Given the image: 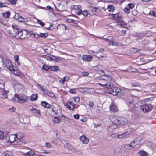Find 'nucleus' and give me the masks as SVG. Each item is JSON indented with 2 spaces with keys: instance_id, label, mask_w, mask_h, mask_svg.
Here are the masks:
<instances>
[{
  "instance_id": "obj_1",
  "label": "nucleus",
  "mask_w": 156,
  "mask_h": 156,
  "mask_svg": "<svg viewBox=\"0 0 156 156\" xmlns=\"http://www.w3.org/2000/svg\"><path fill=\"white\" fill-rule=\"evenodd\" d=\"M110 119L112 124L108 128V130L110 132L116 128L117 126L125 125L128 122L127 119L125 117L113 115L110 116Z\"/></svg>"
},
{
  "instance_id": "obj_2",
  "label": "nucleus",
  "mask_w": 156,
  "mask_h": 156,
  "mask_svg": "<svg viewBox=\"0 0 156 156\" xmlns=\"http://www.w3.org/2000/svg\"><path fill=\"white\" fill-rule=\"evenodd\" d=\"M12 29L10 30L12 36L17 39H25L27 38L29 36V33L26 30H21L19 27L16 25H12Z\"/></svg>"
},
{
  "instance_id": "obj_3",
  "label": "nucleus",
  "mask_w": 156,
  "mask_h": 156,
  "mask_svg": "<svg viewBox=\"0 0 156 156\" xmlns=\"http://www.w3.org/2000/svg\"><path fill=\"white\" fill-rule=\"evenodd\" d=\"M99 85L107 88L109 91V93L113 95H117L118 93L120 92V90L119 88L113 87L112 84H109L108 85L107 83H99Z\"/></svg>"
},
{
  "instance_id": "obj_4",
  "label": "nucleus",
  "mask_w": 156,
  "mask_h": 156,
  "mask_svg": "<svg viewBox=\"0 0 156 156\" xmlns=\"http://www.w3.org/2000/svg\"><path fill=\"white\" fill-rule=\"evenodd\" d=\"M138 98L136 96H130L127 101L128 106L131 109L133 108L135 106V104L137 103Z\"/></svg>"
},
{
  "instance_id": "obj_5",
  "label": "nucleus",
  "mask_w": 156,
  "mask_h": 156,
  "mask_svg": "<svg viewBox=\"0 0 156 156\" xmlns=\"http://www.w3.org/2000/svg\"><path fill=\"white\" fill-rule=\"evenodd\" d=\"M15 101L20 103H23L26 102L28 99V98L26 96H19L17 94H15Z\"/></svg>"
},
{
  "instance_id": "obj_6",
  "label": "nucleus",
  "mask_w": 156,
  "mask_h": 156,
  "mask_svg": "<svg viewBox=\"0 0 156 156\" xmlns=\"http://www.w3.org/2000/svg\"><path fill=\"white\" fill-rule=\"evenodd\" d=\"M152 108L151 104H144L141 105L140 109L144 112H148L151 111Z\"/></svg>"
},
{
  "instance_id": "obj_7",
  "label": "nucleus",
  "mask_w": 156,
  "mask_h": 156,
  "mask_svg": "<svg viewBox=\"0 0 156 156\" xmlns=\"http://www.w3.org/2000/svg\"><path fill=\"white\" fill-rule=\"evenodd\" d=\"M23 134L22 133H18L16 139L15 141L14 142V145H21L23 144L22 141V138L23 137Z\"/></svg>"
},
{
  "instance_id": "obj_8",
  "label": "nucleus",
  "mask_w": 156,
  "mask_h": 156,
  "mask_svg": "<svg viewBox=\"0 0 156 156\" xmlns=\"http://www.w3.org/2000/svg\"><path fill=\"white\" fill-rule=\"evenodd\" d=\"M66 107L70 110H73L75 107V104L73 100L70 98L68 101L66 105Z\"/></svg>"
},
{
  "instance_id": "obj_9",
  "label": "nucleus",
  "mask_w": 156,
  "mask_h": 156,
  "mask_svg": "<svg viewBox=\"0 0 156 156\" xmlns=\"http://www.w3.org/2000/svg\"><path fill=\"white\" fill-rule=\"evenodd\" d=\"M4 64L6 68L8 69L10 71L13 69V66L10 61L7 59L4 61Z\"/></svg>"
},
{
  "instance_id": "obj_10",
  "label": "nucleus",
  "mask_w": 156,
  "mask_h": 156,
  "mask_svg": "<svg viewBox=\"0 0 156 156\" xmlns=\"http://www.w3.org/2000/svg\"><path fill=\"white\" fill-rule=\"evenodd\" d=\"M105 78L102 79L103 81L102 83H100L101 84L107 83L109 85L110 84V82L112 80V78L111 76L107 75H105ZM99 83H98V84Z\"/></svg>"
},
{
  "instance_id": "obj_11",
  "label": "nucleus",
  "mask_w": 156,
  "mask_h": 156,
  "mask_svg": "<svg viewBox=\"0 0 156 156\" xmlns=\"http://www.w3.org/2000/svg\"><path fill=\"white\" fill-rule=\"evenodd\" d=\"M41 57L46 58L47 60L50 61L55 60L58 59V58L56 57V56L51 54L49 55H41Z\"/></svg>"
},
{
  "instance_id": "obj_12",
  "label": "nucleus",
  "mask_w": 156,
  "mask_h": 156,
  "mask_svg": "<svg viewBox=\"0 0 156 156\" xmlns=\"http://www.w3.org/2000/svg\"><path fill=\"white\" fill-rule=\"evenodd\" d=\"M79 139L84 144H87L89 142V138L84 135L80 136L79 137Z\"/></svg>"
},
{
  "instance_id": "obj_13",
  "label": "nucleus",
  "mask_w": 156,
  "mask_h": 156,
  "mask_svg": "<svg viewBox=\"0 0 156 156\" xmlns=\"http://www.w3.org/2000/svg\"><path fill=\"white\" fill-rule=\"evenodd\" d=\"M81 6L80 5H74V8L75 12L78 15H80L82 13L81 9Z\"/></svg>"
},
{
  "instance_id": "obj_14",
  "label": "nucleus",
  "mask_w": 156,
  "mask_h": 156,
  "mask_svg": "<svg viewBox=\"0 0 156 156\" xmlns=\"http://www.w3.org/2000/svg\"><path fill=\"white\" fill-rule=\"evenodd\" d=\"M131 133H128L127 131H126L124 133L117 135V138L120 139H123L126 138L127 136Z\"/></svg>"
},
{
  "instance_id": "obj_15",
  "label": "nucleus",
  "mask_w": 156,
  "mask_h": 156,
  "mask_svg": "<svg viewBox=\"0 0 156 156\" xmlns=\"http://www.w3.org/2000/svg\"><path fill=\"white\" fill-rule=\"evenodd\" d=\"M93 58L91 55H83L82 57V59L86 62H90Z\"/></svg>"
},
{
  "instance_id": "obj_16",
  "label": "nucleus",
  "mask_w": 156,
  "mask_h": 156,
  "mask_svg": "<svg viewBox=\"0 0 156 156\" xmlns=\"http://www.w3.org/2000/svg\"><path fill=\"white\" fill-rule=\"evenodd\" d=\"M17 135H18V133L15 134L11 135L9 137V141L11 143H13L14 144V142L15 141Z\"/></svg>"
},
{
  "instance_id": "obj_17",
  "label": "nucleus",
  "mask_w": 156,
  "mask_h": 156,
  "mask_svg": "<svg viewBox=\"0 0 156 156\" xmlns=\"http://www.w3.org/2000/svg\"><path fill=\"white\" fill-rule=\"evenodd\" d=\"M1 94L0 97L2 98H7V93L8 92V91L5 90L4 89H1Z\"/></svg>"
},
{
  "instance_id": "obj_18",
  "label": "nucleus",
  "mask_w": 156,
  "mask_h": 156,
  "mask_svg": "<svg viewBox=\"0 0 156 156\" xmlns=\"http://www.w3.org/2000/svg\"><path fill=\"white\" fill-rule=\"evenodd\" d=\"M110 111L113 112H117L118 110L117 106L113 104H112V105L110 106Z\"/></svg>"
},
{
  "instance_id": "obj_19",
  "label": "nucleus",
  "mask_w": 156,
  "mask_h": 156,
  "mask_svg": "<svg viewBox=\"0 0 156 156\" xmlns=\"http://www.w3.org/2000/svg\"><path fill=\"white\" fill-rule=\"evenodd\" d=\"M10 71L12 74L16 76H19L20 75V72L19 70L17 69H16L13 68V69Z\"/></svg>"
},
{
  "instance_id": "obj_20",
  "label": "nucleus",
  "mask_w": 156,
  "mask_h": 156,
  "mask_svg": "<svg viewBox=\"0 0 156 156\" xmlns=\"http://www.w3.org/2000/svg\"><path fill=\"white\" fill-rule=\"evenodd\" d=\"M52 121L55 123H59L61 122V119L60 118L56 116L53 119Z\"/></svg>"
},
{
  "instance_id": "obj_21",
  "label": "nucleus",
  "mask_w": 156,
  "mask_h": 156,
  "mask_svg": "<svg viewBox=\"0 0 156 156\" xmlns=\"http://www.w3.org/2000/svg\"><path fill=\"white\" fill-rule=\"evenodd\" d=\"M41 105L42 106L44 107L45 108H49L51 107V105L49 104L44 101L42 102Z\"/></svg>"
},
{
  "instance_id": "obj_22",
  "label": "nucleus",
  "mask_w": 156,
  "mask_h": 156,
  "mask_svg": "<svg viewBox=\"0 0 156 156\" xmlns=\"http://www.w3.org/2000/svg\"><path fill=\"white\" fill-rule=\"evenodd\" d=\"M132 86L133 87H137L139 88V89H137V91H139L141 89V84L137 83H133L132 84Z\"/></svg>"
},
{
  "instance_id": "obj_23",
  "label": "nucleus",
  "mask_w": 156,
  "mask_h": 156,
  "mask_svg": "<svg viewBox=\"0 0 156 156\" xmlns=\"http://www.w3.org/2000/svg\"><path fill=\"white\" fill-rule=\"evenodd\" d=\"M118 25H120L121 27H124L126 28L127 26V25L126 24L124 21L122 20H120L118 21Z\"/></svg>"
},
{
  "instance_id": "obj_24",
  "label": "nucleus",
  "mask_w": 156,
  "mask_h": 156,
  "mask_svg": "<svg viewBox=\"0 0 156 156\" xmlns=\"http://www.w3.org/2000/svg\"><path fill=\"white\" fill-rule=\"evenodd\" d=\"M114 40L115 39L113 38V37H111V42L109 43V45L118 46V42L114 41Z\"/></svg>"
},
{
  "instance_id": "obj_25",
  "label": "nucleus",
  "mask_w": 156,
  "mask_h": 156,
  "mask_svg": "<svg viewBox=\"0 0 156 156\" xmlns=\"http://www.w3.org/2000/svg\"><path fill=\"white\" fill-rule=\"evenodd\" d=\"M138 154L140 156H148V154L147 152L143 150H141L139 151L138 152Z\"/></svg>"
},
{
  "instance_id": "obj_26",
  "label": "nucleus",
  "mask_w": 156,
  "mask_h": 156,
  "mask_svg": "<svg viewBox=\"0 0 156 156\" xmlns=\"http://www.w3.org/2000/svg\"><path fill=\"white\" fill-rule=\"evenodd\" d=\"M10 15V12L9 11H8L5 13H2V15L5 18H9Z\"/></svg>"
},
{
  "instance_id": "obj_27",
  "label": "nucleus",
  "mask_w": 156,
  "mask_h": 156,
  "mask_svg": "<svg viewBox=\"0 0 156 156\" xmlns=\"http://www.w3.org/2000/svg\"><path fill=\"white\" fill-rule=\"evenodd\" d=\"M35 154V152L31 150L26 153V155L29 156H34Z\"/></svg>"
},
{
  "instance_id": "obj_28",
  "label": "nucleus",
  "mask_w": 156,
  "mask_h": 156,
  "mask_svg": "<svg viewBox=\"0 0 156 156\" xmlns=\"http://www.w3.org/2000/svg\"><path fill=\"white\" fill-rule=\"evenodd\" d=\"M73 150L72 151H73V152H75L77 154H78L80 155H83V154L82 152H81L80 150H77L76 149L74 148L73 149H72Z\"/></svg>"
},
{
  "instance_id": "obj_29",
  "label": "nucleus",
  "mask_w": 156,
  "mask_h": 156,
  "mask_svg": "<svg viewBox=\"0 0 156 156\" xmlns=\"http://www.w3.org/2000/svg\"><path fill=\"white\" fill-rule=\"evenodd\" d=\"M113 18L114 19H115L116 20L118 21L121 20V16H119V15L118 14H113Z\"/></svg>"
},
{
  "instance_id": "obj_30",
  "label": "nucleus",
  "mask_w": 156,
  "mask_h": 156,
  "mask_svg": "<svg viewBox=\"0 0 156 156\" xmlns=\"http://www.w3.org/2000/svg\"><path fill=\"white\" fill-rule=\"evenodd\" d=\"M50 68L51 70L53 71H56L59 69L58 66H51Z\"/></svg>"
},
{
  "instance_id": "obj_31",
  "label": "nucleus",
  "mask_w": 156,
  "mask_h": 156,
  "mask_svg": "<svg viewBox=\"0 0 156 156\" xmlns=\"http://www.w3.org/2000/svg\"><path fill=\"white\" fill-rule=\"evenodd\" d=\"M30 111L32 112V113L34 114H40V111L39 110H38L34 108H32Z\"/></svg>"
},
{
  "instance_id": "obj_32",
  "label": "nucleus",
  "mask_w": 156,
  "mask_h": 156,
  "mask_svg": "<svg viewBox=\"0 0 156 156\" xmlns=\"http://www.w3.org/2000/svg\"><path fill=\"white\" fill-rule=\"evenodd\" d=\"M37 95L36 94H33L31 96L30 99L32 101L36 100L37 99Z\"/></svg>"
},
{
  "instance_id": "obj_33",
  "label": "nucleus",
  "mask_w": 156,
  "mask_h": 156,
  "mask_svg": "<svg viewBox=\"0 0 156 156\" xmlns=\"http://www.w3.org/2000/svg\"><path fill=\"white\" fill-rule=\"evenodd\" d=\"M142 139L141 138H137L134 139V141L136 144L138 145L140 143Z\"/></svg>"
},
{
  "instance_id": "obj_34",
  "label": "nucleus",
  "mask_w": 156,
  "mask_h": 156,
  "mask_svg": "<svg viewBox=\"0 0 156 156\" xmlns=\"http://www.w3.org/2000/svg\"><path fill=\"white\" fill-rule=\"evenodd\" d=\"M124 147L125 149L128 150H130L131 149V148L132 147L131 146V145L130 144H125L124 145Z\"/></svg>"
},
{
  "instance_id": "obj_35",
  "label": "nucleus",
  "mask_w": 156,
  "mask_h": 156,
  "mask_svg": "<svg viewBox=\"0 0 156 156\" xmlns=\"http://www.w3.org/2000/svg\"><path fill=\"white\" fill-rule=\"evenodd\" d=\"M4 82L1 80H0V89H3L4 88Z\"/></svg>"
},
{
  "instance_id": "obj_36",
  "label": "nucleus",
  "mask_w": 156,
  "mask_h": 156,
  "mask_svg": "<svg viewBox=\"0 0 156 156\" xmlns=\"http://www.w3.org/2000/svg\"><path fill=\"white\" fill-rule=\"evenodd\" d=\"M71 98L73 100V101L76 103L79 102L80 100L79 97H71Z\"/></svg>"
},
{
  "instance_id": "obj_37",
  "label": "nucleus",
  "mask_w": 156,
  "mask_h": 156,
  "mask_svg": "<svg viewBox=\"0 0 156 156\" xmlns=\"http://www.w3.org/2000/svg\"><path fill=\"white\" fill-rule=\"evenodd\" d=\"M48 35V34L47 33H40L39 34V36L42 38H45Z\"/></svg>"
},
{
  "instance_id": "obj_38",
  "label": "nucleus",
  "mask_w": 156,
  "mask_h": 156,
  "mask_svg": "<svg viewBox=\"0 0 156 156\" xmlns=\"http://www.w3.org/2000/svg\"><path fill=\"white\" fill-rule=\"evenodd\" d=\"M108 10L110 12H113L114 10V7L112 5L109 6L108 8Z\"/></svg>"
},
{
  "instance_id": "obj_39",
  "label": "nucleus",
  "mask_w": 156,
  "mask_h": 156,
  "mask_svg": "<svg viewBox=\"0 0 156 156\" xmlns=\"http://www.w3.org/2000/svg\"><path fill=\"white\" fill-rule=\"evenodd\" d=\"M65 9V7L62 5H60L59 6L58 10L60 11H63Z\"/></svg>"
},
{
  "instance_id": "obj_40",
  "label": "nucleus",
  "mask_w": 156,
  "mask_h": 156,
  "mask_svg": "<svg viewBox=\"0 0 156 156\" xmlns=\"http://www.w3.org/2000/svg\"><path fill=\"white\" fill-rule=\"evenodd\" d=\"M42 68L43 69L45 70H48L50 68L46 65L44 64Z\"/></svg>"
},
{
  "instance_id": "obj_41",
  "label": "nucleus",
  "mask_w": 156,
  "mask_h": 156,
  "mask_svg": "<svg viewBox=\"0 0 156 156\" xmlns=\"http://www.w3.org/2000/svg\"><path fill=\"white\" fill-rule=\"evenodd\" d=\"M16 87H17L19 90L22 89L23 87V86L22 85L20 84H16Z\"/></svg>"
},
{
  "instance_id": "obj_42",
  "label": "nucleus",
  "mask_w": 156,
  "mask_h": 156,
  "mask_svg": "<svg viewBox=\"0 0 156 156\" xmlns=\"http://www.w3.org/2000/svg\"><path fill=\"white\" fill-rule=\"evenodd\" d=\"M41 89L43 91V92L46 95H48V94L49 93V91L48 90L43 89L42 87H40Z\"/></svg>"
},
{
  "instance_id": "obj_43",
  "label": "nucleus",
  "mask_w": 156,
  "mask_h": 156,
  "mask_svg": "<svg viewBox=\"0 0 156 156\" xmlns=\"http://www.w3.org/2000/svg\"><path fill=\"white\" fill-rule=\"evenodd\" d=\"M66 147L68 148L71 151H72V149H73L71 146L69 144H66Z\"/></svg>"
},
{
  "instance_id": "obj_44",
  "label": "nucleus",
  "mask_w": 156,
  "mask_h": 156,
  "mask_svg": "<svg viewBox=\"0 0 156 156\" xmlns=\"http://www.w3.org/2000/svg\"><path fill=\"white\" fill-rule=\"evenodd\" d=\"M6 23L7 22L6 21L3 20H0V25L1 26H2V25H6Z\"/></svg>"
},
{
  "instance_id": "obj_45",
  "label": "nucleus",
  "mask_w": 156,
  "mask_h": 156,
  "mask_svg": "<svg viewBox=\"0 0 156 156\" xmlns=\"http://www.w3.org/2000/svg\"><path fill=\"white\" fill-rule=\"evenodd\" d=\"M125 12L126 14L129 13L130 12V10L129 8L126 7L124 9Z\"/></svg>"
},
{
  "instance_id": "obj_46",
  "label": "nucleus",
  "mask_w": 156,
  "mask_h": 156,
  "mask_svg": "<svg viewBox=\"0 0 156 156\" xmlns=\"http://www.w3.org/2000/svg\"><path fill=\"white\" fill-rule=\"evenodd\" d=\"M23 119V122L24 123H27L29 121V119L26 117L24 116Z\"/></svg>"
},
{
  "instance_id": "obj_47",
  "label": "nucleus",
  "mask_w": 156,
  "mask_h": 156,
  "mask_svg": "<svg viewBox=\"0 0 156 156\" xmlns=\"http://www.w3.org/2000/svg\"><path fill=\"white\" fill-rule=\"evenodd\" d=\"M128 6L129 9H132L134 7L135 5L132 3H130L128 4Z\"/></svg>"
},
{
  "instance_id": "obj_48",
  "label": "nucleus",
  "mask_w": 156,
  "mask_h": 156,
  "mask_svg": "<svg viewBox=\"0 0 156 156\" xmlns=\"http://www.w3.org/2000/svg\"><path fill=\"white\" fill-rule=\"evenodd\" d=\"M59 27L60 28H62L64 30H65L66 29V26L65 25L63 24L59 25L57 27Z\"/></svg>"
},
{
  "instance_id": "obj_49",
  "label": "nucleus",
  "mask_w": 156,
  "mask_h": 156,
  "mask_svg": "<svg viewBox=\"0 0 156 156\" xmlns=\"http://www.w3.org/2000/svg\"><path fill=\"white\" fill-rule=\"evenodd\" d=\"M69 92L71 94H75L76 93V90L75 89H72L69 91Z\"/></svg>"
},
{
  "instance_id": "obj_50",
  "label": "nucleus",
  "mask_w": 156,
  "mask_h": 156,
  "mask_svg": "<svg viewBox=\"0 0 156 156\" xmlns=\"http://www.w3.org/2000/svg\"><path fill=\"white\" fill-rule=\"evenodd\" d=\"M59 82L62 84H63L66 81H65V79H64V77L63 78H61L59 81Z\"/></svg>"
},
{
  "instance_id": "obj_51",
  "label": "nucleus",
  "mask_w": 156,
  "mask_h": 156,
  "mask_svg": "<svg viewBox=\"0 0 156 156\" xmlns=\"http://www.w3.org/2000/svg\"><path fill=\"white\" fill-rule=\"evenodd\" d=\"M20 17L18 13H16L14 16V18L16 20H18L20 18Z\"/></svg>"
},
{
  "instance_id": "obj_52",
  "label": "nucleus",
  "mask_w": 156,
  "mask_h": 156,
  "mask_svg": "<svg viewBox=\"0 0 156 156\" xmlns=\"http://www.w3.org/2000/svg\"><path fill=\"white\" fill-rule=\"evenodd\" d=\"M149 14L151 16H154V17L156 16V13L153 11H151L149 12Z\"/></svg>"
},
{
  "instance_id": "obj_53",
  "label": "nucleus",
  "mask_w": 156,
  "mask_h": 156,
  "mask_svg": "<svg viewBox=\"0 0 156 156\" xmlns=\"http://www.w3.org/2000/svg\"><path fill=\"white\" fill-rule=\"evenodd\" d=\"M37 23L42 26H43L45 25L44 23L39 20H37Z\"/></svg>"
},
{
  "instance_id": "obj_54",
  "label": "nucleus",
  "mask_w": 156,
  "mask_h": 156,
  "mask_svg": "<svg viewBox=\"0 0 156 156\" xmlns=\"http://www.w3.org/2000/svg\"><path fill=\"white\" fill-rule=\"evenodd\" d=\"M82 14L85 16H87L88 15V12L87 11V10H84Z\"/></svg>"
},
{
  "instance_id": "obj_55",
  "label": "nucleus",
  "mask_w": 156,
  "mask_h": 156,
  "mask_svg": "<svg viewBox=\"0 0 156 156\" xmlns=\"http://www.w3.org/2000/svg\"><path fill=\"white\" fill-rule=\"evenodd\" d=\"M130 144L131 145L132 147L133 148H134L136 145V144H135V143L134 141V140L131 142Z\"/></svg>"
},
{
  "instance_id": "obj_56",
  "label": "nucleus",
  "mask_w": 156,
  "mask_h": 156,
  "mask_svg": "<svg viewBox=\"0 0 156 156\" xmlns=\"http://www.w3.org/2000/svg\"><path fill=\"white\" fill-rule=\"evenodd\" d=\"M137 36L140 39H142L144 37V35L142 34H137Z\"/></svg>"
},
{
  "instance_id": "obj_57",
  "label": "nucleus",
  "mask_w": 156,
  "mask_h": 156,
  "mask_svg": "<svg viewBox=\"0 0 156 156\" xmlns=\"http://www.w3.org/2000/svg\"><path fill=\"white\" fill-rule=\"evenodd\" d=\"M16 110V108L14 107H12L11 108H9L8 109V111L10 112H13L15 111Z\"/></svg>"
},
{
  "instance_id": "obj_58",
  "label": "nucleus",
  "mask_w": 156,
  "mask_h": 156,
  "mask_svg": "<svg viewBox=\"0 0 156 156\" xmlns=\"http://www.w3.org/2000/svg\"><path fill=\"white\" fill-rule=\"evenodd\" d=\"M153 149L156 148V144H152L150 146Z\"/></svg>"
},
{
  "instance_id": "obj_59",
  "label": "nucleus",
  "mask_w": 156,
  "mask_h": 156,
  "mask_svg": "<svg viewBox=\"0 0 156 156\" xmlns=\"http://www.w3.org/2000/svg\"><path fill=\"white\" fill-rule=\"evenodd\" d=\"M73 117H74V118L76 119H79V115L78 114H75V115H73Z\"/></svg>"
},
{
  "instance_id": "obj_60",
  "label": "nucleus",
  "mask_w": 156,
  "mask_h": 156,
  "mask_svg": "<svg viewBox=\"0 0 156 156\" xmlns=\"http://www.w3.org/2000/svg\"><path fill=\"white\" fill-rule=\"evenodd\" d=\"M48 95L50 97H53L54 96V95L52 92H50Z\"/></svg>"
},
{
  "instance_id": "obj_61",
  "label": "nucleus",
  "mask_w": 156,
  "mask_h": 156,
  "mask_svg": "<svg viewBox=\"0 0 156 156\" xmlns=\"http://www.w3.org/2000/svg\"><path fill=\"white\" fill-rule=\"evenodd\" d=\"M6 156H14L11 152H9L8 153L5 154Z\"/></svg>"
},
{
  "instance_id": "obj_62",
  "label": "nucleus",
  "mask_w": 156,
  "mask_h": 156,
  "mask_svg": "<svg viewBox=\"0 0 156 156\" xmlns=\"http://www.w3.org/2000/svg\"><path fill=\"white\" fill-rule=\"evenodd\" d=\"M14 57L15 61L16 62H18L19 60V56L18 55H16Z\"/></svg>"
},
{
  "instance_id": "obj_63",
  "label": "nucleus",
  "mask_w": 156,
  "mask_h": 156,
  "mask_svg": "<svg viewBox=\"0 0 156 156\" xmlns=\"http://www.w3.org/2000/svg\"><path fill=\"white\" fill-rule=\"evenodd\" d=\"M66 21L68 23H72L73 22L74 20L72 19H67Z\"/></svg>"
},
{
  "instance_id": "obj_64",
  "label": "nucleus",
  "mask_w": 156,
  "mask_h": 156,
  "mask_svg": "<svg viewBox=\"0 0 156 156\" xmlns=\"http://www.w3.org/2000/svg\"><path fill=\"white\" fill-rule=\"evenodd\" d=\"M89 75V73L87 72H86L83 73V76H87Z\"/></svg>"
}]
</instances>
